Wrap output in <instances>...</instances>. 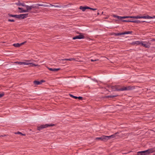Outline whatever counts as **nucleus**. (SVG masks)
I'll return each instance as SVG.
<instances>
[{
  "label": "nucleus",
  "mask_w": 155,
  "mask_h": 155,
  "mask_svg": "<svg viewBox=\"0 0 155 155\" xmlns=\"http://www.w3.org/2000/svg\"><path fill=\"white\" fill-rule=\"evenodd\" d=\"M120 87V85H115V86H110L109 87L112 90V91H123L130 90L133 89L134 87L133 86H128L123 87L121 88H118Z\"/></svg>",
  "instance_id": "nucleus-1"
},
{
  "label": "nucleus",
  "mask_w": 155,
  "mask_h": 155,
  "mask_svg": "<svg viewBox=\"0 0 155 155\" xmlns=\"http://www.w3.org/2000/svg\"><path fill=\"white\" fill-rule=\"evenodd\" d=\"M155 151V148L149 149L146 150L139 151L137 155H146Z\"/></svg>",
  "instance_id": "nucleus-2"
},
{
  "label": "nucleus",
  "mask_w": 155,
  "mask_h": 155,
  "mask_svg": "<svg viewBox=\"0 0 155 155\" xmlns=\"http://www.w3.org/2000/svg\"><path fill=\"white\" fill-rule=\"evenodd\" d=\"M54 125V124H46L45 125H41L39 126L38 127L37 130H40L42 129L46 128L48 127L53 126Z\"/></svg>",
  "instance_id": "nucleus-3"
},
{
  "label": "nucleus",
  "mask_w": 155,
  "mask_h": 155,
  "mask_svg": "<svg viewBox=\"0 0 155 155\" xmlns=\"http://www.w3.org/2000/svg\"><path fill=\"white\" fill-rule=\"evenodd\" d=\"M37 5L38 6H44V7H50V6H54V7H62L63 8L64 7L60 5H52L50 4H49V5H46V4H37Z\"/></svg>",
  "instance_id": "nucleus-4"
},
{
  "label": "nucleus",
  "mask_w": 155,
  "mask_h": 155,
  "mask_svg": "<svg viewBox=\"0 0 155 155\" xmlns=\"http://www.w3.org/2000/svg\"><path fill=\"white\" fill-rule=\"evenodd\" d=\"M25 7L26 8V9L19 11V12L22 13L27 12H29L30 10H31L33 9V5L29 6L28 5H26Z\"/></svg>",
  "instance_id": "nucleus-5"
},
{
  "label": "nucleus",
  "mask_w": 155,
  "mask_h": 155,
  "mask_svg": "<svg viewBox=\"0 0 155 155\" xmlns=\"http://www.w3.org/2000/svg\"><path fill=\"white\" fill-rule=\"evenodd\" d=\"M78 34H79L78 35L76 36L73 38V39L75 40L76 39H81L84 38H85L84 36V35L83 34L81 33H77Z\"/></svg>",
  "instance_id": "nucleus-6"
},
{
  "label": "nucleus",
  "mask_w": 155,
  "mask_h": 155,
  "mask_svg": "<svg viewBox=\"0 0 155 155\" xmlns=\"http://www.w3.org/2000/svg\"><path fill=\"white\" fill-rule=\"evenodd\" d=\"M28 14L27 13L17 15V16L16 18L20 19H24L27 17H28Z\"/></svg>",
  "instance_id": "nucleus-7"
},
{
  "label": "nucleus",
  "mask_w": 155,
  "mask_h": 155,
  "mask_svg": "<svg viewBox=\"0 0 155 155\" xmlns=\"http://www.w3.org/2000/svg\"><path fill=\"white\" fill-rule=\"evenodd\" d=\"M141 45L147 48H149L150 47V43L147 42H143L141 41Z\"/></svg>",
  "instance_id": "nucleus-8"
},
{
  "label": "nucleus",
  "mask_w": 155,
  "mask_h": 155,
  "mask_svg": "<svg viewBox=\"0 0 155 155\" xmlns=\"http://www.w3.org/2000/svg\"><path fill=\"white\" fill-rule=\"evenodd\" d=\"M107 137L106 136H103L100 137H97L96 138V139L98 140H101L103 141H106L107 140Z\"/></svg>",
  "instance_id": "nucleus-9"
},
{
  "label": "nucleus",
  "mask_w": 155,
  "mask_h": 155,
  "mask_svg": "<svg viewBox=\"0 0 155 155\" xmlns=\"http://www.w3.org/2000/svg\"><path fill=\"white\" fill-rule=\"evenodd\" d=\"M118 134V133L117 132V133H115L114 134L111 135H110V136H106V137H107L106 138L107 140H108L109 139H110V138H115L116 136V134Z\"/></svg>",
  "instance_id": "nucleus-10"
},
{
  "label": "nucleus",
  "mask_w": 155,
  "mask_h": 155,
  "mask_svg": "<svg viewBox=\"0 0 155 155\" xmlns=\"http://www.w3.org/2000/svg\"><path fill=\"white\" fill-rule=\"evenodd\" d=\"M114 17L117 18L119 19H121L123 18H129V16H124L123 17L117 15H114Z\"/></svg>",
  "instance_id": "nucleus-11"
},
{
  "label": "nucleus",
  "mask_w": 155,
  "mask_h": 155,
  "mask_svg": "<svg viewBox=\"0 0 155 155\" xmlns=\"http://www.w3.org/2000/svg\"><path fill=\"white\" fill-rule=\"evenodd\" d=\"M26 42V41H24L22 43H21L20 44H19L18 43H16V44H13V46H14L15 47H19L20 46H21L22 45H23Z\"/></svg>",
  "instance_id": "nucleus-12"
},
{
  "label": "nucleus",
  "mask_w": 155,
  "mask_h": 155,
  "mask_svg": "<svg viewBox=\"0 0 155 155\" xmlns=\"http://www.w3.org/2000/svg\"><path fill=\"white\" fill-rule=\"evenodd\" d=\"M89 8V7L86 6L84 7H83L82 6H80L79 8V9L83 11H84L86 9H88Z\"/></svg>",
  "instance_id": "nucleus-13"
},
{
  "label": "nucleus",
  "mask_w": 155,
  "mask_h": 155,
  "mask_svg": "<svg viewBox=\"0 0 155 155\" xmlns=\"http://www.w3.org/2000/svg\"><path fill=\"white\" fill-rule=\"evenodd\" d=\"M141 41H137L135 42H133L132 44L134 45H141Z\"/></svg>",
  "instance_id": "nucleus-14"
},
{
  "label": "nucleus",
  "mask_w": 155,
  "mask_h": 155,
  "mask_svg": "<svg viewBox=\"0 0 155 155\" xmlns=\"http://www.w3.org/2000/svg\"><path fill=\"white\" fill-rule=\"evenodd\" d=\"M48 69L50 71H59L61 69L60 68H48Z\"/></svg>",
  "instance_id": "nucleus-15"
},
{
  "label": "nucleus",
  "mask_w": 155,
  "mask_h": 155,
  "mask_svg": "<svg viewBox=\"0 0 155 155\" xmlns=\"http://www.w3.org/2000/svg\"><path fill=\"white\" fill-rule=\"evenodd\" d=\"M142 18L148 19H152V17L148 15L147 16H141V18Z\"/></svg>",
  "instance_id": "nucleus-16"
},
{
  "label": "nucleus",
  "mask_w": 155,
  "mask_h": 155,
  "mask_svg": "<svg viewBox=\"0 0 155 155\" xmlns=\"http://www.w3.org/2000/svg\"><path fill=\"white\" fill-rule=\"evenodd\" d=\"M133 23H135L137 24H140L142 22H145L146 21H141L140 20H135V21H131Z\"/></svg>",
  "instance_id": "nucleus-17"
},
{
  "label": "nucleus",
  "mask_w": 155,
  "mask_h": 155,
  "mask_svg": "<svg viewBox=\"0 0 155 155\" xmlns=\"http://www.w3.org/2000/svg\"><path fill=\"white\" fill-rule=\"evenodd\" d=\"M133 31H127L123 32V35L125 34H132Z\"/></svg>",
  "instance_id": "nucleus-18"
},
{
  "label": "nucleus",
  "mask_w": 155,
  "mask_h": 155,
  "mask_svg": "<svg viewBox=\"0 0 155 155\" xmlns=\"http://www.w3.org/2000/svg\"><path fill=\"white\" fill-rule=\"evenodd\" d=\"M17 64L20 65H21L22 64H24L25 65L28 64L26 63L25 62H15Z\"/></svg>",
  "instance_id": "nucleus-19"
},
{
  "label": "nucleus",
  "mask_w": 155,
  "mask_h": 155,
  "mask_svg": "<svg viewBox=\"0 0 155 155\" xmlns=\"http://www.w3.org/2000/svg\"><path fill=\"white\" fill-rule=\"evenodd\" d=\"M113 35L115 36H119L121 35H123L122 33H114Z\"/></svg>",
  "instance_id": "nucleus-20"
},
{
  "label": "nucleus",
  "mask_w": 155,
  "mask_h": 155,
  "mask_svg": "<svg viewBox=\"0 0 155 155\" xmlns=\"http://www.w3.org/2000/svg\"><path fill=\"white\" fill-rule=\"evenodd\" d=\"M34 84L35 85H39L41 84V83L39 81H35L33 82Z\"/></svg>",
  "instance_id": "nucleus-21"
},
{
  "label": "nucleus",
  "mask_w": 155,
  "mask_h": 155,
  "mask_svg": "<svg viewBox=\"0 0 155 155\" xmlns=\"http://www.w3.org/2000/svg\"><path fill=\"white\" fill-rule=\"evenodd\" d=\"M17 15H12L10 14H8V15L10 17H15L16 18L17 17Z\"/></svg>",
  "instance_id": "nucleus-22"
},
{
  "label": "nucleus",
  "mask_w": 155,
  "mask_h": 155,
  "mask_svg": "<svg viewBox=\"0 0 155 155\" xmlns=\"http://www.w3.org/2000/svg\"><path fill=\"white\" fill-rule=\"evenodd\" d=\"M63 60H66V61H73V60H75V59L74 58H70L69 59H62Z\"/></svg>",
  "instance_id": "nucleus-23"
},
{
  "label": "nucleus",
  "mask_w": 155,
  "mask_h": 155,
  "mask_svg": "<svg viewBox=\"0 0 155 155\" xmlns=\"http://www.w3.org/2000/svg\"><path fill=\"white\" fill-rule=\"evenodd\" d=\"M117 96H118V95H109V96H107L106 97H107V98H109V97L112 98V97H117Z\"/></svg>",
  "instance_id": "nucleus-24"
},
{
  "label": "nucleus",
  "mask_w": 155,
  "mask_h": 155,
  "mask_svg": "<svg viewBox=\"0 0 155 155\" xmlns=\"http://www.w3.org/2000/svg\"><path fill=\"white\" fill-rule=\"evenodd\" d=\"M15 134H21V135H22V136H25V134H23L22 133H21V132H16V133H15Z\"/></svg>",
  "instance_id": "nucleus-25"
},
{
  "label": "nucleus",
  "mask_w": 155,
  "mask_h": 155,
  "mask_svg": "<svg viewBox=\"0 0 155 155\" xmlns=\"http://www.w3.org/2000/svg\"><path fill=\"white\" fill-rule=\"evenodd\" d=\"M21 3L19 1H18V3H16L15 4H16L18 6H21Z\"/></svg>",
  "instance_id": "nucleus-26"
},
{
  "label": "nucleus",
  "mask_w": 155,
  "mask_h": 155,
  "mask_svg": "<svg viewBox=\"0 0 155 155\" xmlns=\"http://www.w3.org/2000/svg\"><path fill=\"white\" fill-rule=\"evenodd\" d=\"M37 5V4H36V6H34V5H33V9H38L39 8L38 7V6Z\"/></svg>",
  "instance_id": "nucleus-27"
},
{
  "label": "nucleus",
  "mask_w": 155,
  "mask_h": 155,
  "mask_svg": "<svg viewBox=\"0 0 155 155\" xmlns=\"http://www.w3.org/2000/svg\"><path fill=\"white\" fill-rule=\"evenodd\" d=\"M70 97H73L75 99H77V97H76V96H74V95H73L72 94H70Z\"/></svg>",
  "instance_id": "nucleus-28"
},
{
  "label": "nucleus",
  "mask_w": 155,
  "mask_h": 155,
  "mask_svg": "<svg viewBox=\"0 0 155 155\" xmlns=\"http://www.w3.org/2000/svg\"><path fill=\"white\" fill-rule=\"evenodd\" d=\"M122 21L123 22H132L131 21H131V20H122Z\"/></svg>",
  "instance_id": "nucleus-29"
},
{
  "label": "nucleus",
  "mask_w": 155,
  "mask_h": 155,
  "mask_svg": "<svg viewBox=\"0 0 155 155\" xmlns=\"http://www.w3.org/2000/svg\"><path fill=\"white\" fill-rule=\"evenodd\" d=\"M5 95L4 92H3L2 93L0 94V98L3 97Z\"/></svg>",
  "instance_id": "nucleus-30"
},
{
  "label": "nucleus",
  "mask_w": 155,
  "mask_h": 155,
  "mask_svg": "<svg viewBox=\"0 0 155 155\" xmlns=\"http://www.w3.org/2000/svg\"><path fill=\"white\" fill-rule=\"evenodd\" d=\"M135 18L137 19V18H141V16H135Z\"/></svg>",
  "instance_id": "nucleus-31"
},
{
  "label": "nucleus",
  "mask_w": 155,
  "mask_h": 155,
  "mask_svg": "<svg viewBox=\"0 0 155 155\" xmlns=\"http://www.w3.org/2000/svg\"><path fill=\"white\" fill-rule=\"evenodd\" d=\"M89 8H88V9H91V10H94V11L96 10H97V9L96 8H91L89 7Z\"/></svg>",
  "instance_id": "nucleus-32"
},
{
  "label": "nucleus",
  "mask_w": 155,
  "mask_h": 155,
  "mask_svg": "<svg viewBox=\"0 0 155 155\" xmlns=\"http://www.w3.org/2000/svg\"><path fill=\"white\" fill-rule=\"evenodd\" d=\"M8 21L14 22L15 21V20L14 19H8Z\"/></svg>",
  "instance_id": "nucleus-33"
},
{
  "label": "nucleus",
  "mask_w": 155,
  "mask_h": 155,
  "mask_svg": "<svg viewBox=\"0 0 155 155\" xmlns=\"http://www.w3.org/2000/svg\"><path fill=\"white\" fill-rule=\"evenodd\" d=\"M21 6L26 7V5H25L24 3H21Z\"/></svg>",
  "instance_id": "nucleus-34"
},
{
  "label": "nucleus",
  "mask_w": 155,
  "mask_h": 155,
  "mask_svg": "<svg viewBox=\"0 0 155 155\" xmlns=\"http://www.w3.org/2000/svg\"><path fill=\"white\" fill-rule=\"evenodd\" d=\"M77 99H78L80 100H82L83 99V97H81L80 96V97H77Z\"/></svg>",
  "instance_id": "nucleus-35"
},
{
  "label": "nucleus",
  "mask_w": 155,
  "mask_h": 155,
  "mask_svg": "<svg viewBox=\"0 0 155 155\" xmlns=\"http://www.w3.org/2000/svg\"><path fill=\"white\" fill-rule=\"evenodd\" d=\"M40 82V83H41H41L43 82H45V80H42L40 81H39Z\"/></svg>",
  "instance_id": "nucleus-36"
},
{
  "label": "nucleus",
  "mask_w": 155,
  "mask_h": 155,
  "mask_svg": "<svg viewBox=\"0 0 155 155\" xmlns=\"http://www.w3.org/2000/svg\"><path fill=\"white\" fill-rule=\"evenodd\" d=\"M98 59H97V60H94L93 59H91V61H92V62H93V61H98Z\"/></svg>",
  "instance_id": "nucleus-37"
},
{
  "label": "nucleus",
  "mask_w": 155,
  "mask_h": 155,
  "mask_svg": "<svg viewBox=\"0 0 155 155\" xmlns=\"http://www.w3.org/2000/svg\"><path fill=\"white\" fill-rule=\"evenodd\" d=\"M30 64L31 65V66H33V65H34L35 66H36V65H35V64H33L32 63H31Z\"/></svg>",
  "instance_id": "nucleus-38"
},
{
  "label": "nucleus",
  "mask_w": 155,
  "mask_h": 155,
  "mask_svg": "<svg viewBox=\"0 0 155 155\" xmlns=\"http://www.w3.org/2000/svg\"><path fill=\"white\" fill-rule=\"evenodd\" d=\"M18 9L19 10H21V11H22V10H23V8H20V7H18Z\"/></svg>",
  "instance_id": "nucleus-39"
},
{
  "label": "nucleus",
  "mask_w": 155,
  "mask_h": 155,
  "mask_svg": "<svg viewBox=\"0 0 155 155\" xmlns=\"http://www.w3.org/2000/svg\"><path fill=\"white\" fill-rule=\"evenodd\" d=\"M7 136L6 135H0V137H4L5 136Z\"/></svg>",
  "instance_id": "nucleus-40"
},
{
  "label": "nucleus",
  "mask_w": 155,
  "mask_h": 155,
  "mask_svg": "<svg viewBox=\"0 0 155 155\" xmlns=\"http://www.w3.org/2000/svg\"><path fill=\"white\" fill-rule=\"evenodd\" d=\"M129 18H135V16H129Z\"/></svg>",
  "instance_id": "nucleus-41"
},
{
  "label": "nucleus",
  "mask_w": 155,
  "mask_h": 155,
  "mask_svg": "<svg viewBox=\"0 0 155 155\" xmlns=\"http://www.w3.org/2000/svg\"><path fill=\"white\" fill-rule=\"evenodd\" d=\"M151 41H155V39H153Z\"/></svg>",
  "instance_id": "nucleus-42"
},
{
  "label": "nucleus",
  "mask_w": 155,
  "mask_h": 155,
  "mask_svg": "<svg viewBox=\"0 0 155 155\" xmlns=\"http://www.w3.org/2000/svg\"><path fill=\"white\" fill-rule=\"evenodd\" d=\"M152 19L153 18H155V16H154L152 17Z\"/></svg>",
  "instance_id": "nucleus-43"
},
{
  "label": "nucleus",
  "mask_w": 155,
  "mask_h": 155,
  "mask_svg": "<svg viewBox=\"0 0 155 155\" xmlns=\"http://www.w3.org/2000/svg\"><path fill=\"white\" fill-rule=\"evenodd\" d=\"M97 14L98 15H99V12H98V13H97Z\"/></svg>",
  "instance_id": "nucleus-44"
},
{
  "label": "nucleus",
  "mask_w": 155,
  "mask_h": 155,
  "mask_svg": "<svg viewBox=\"0 0 155 155\" xmlns=\"http://www.w3.org/2000/svg\"><path fill=\"white\" fill-rule=\"evenodd\" d=\"M103 12H102V14H103Z\"/></svg>",
  "instance_id": "nucleus-45"
},
{
  "label": "nucleus",
  "mask_w": 155,
  "mask_h": 155,
  "mask_svg": "<svg viewBox=\"0 0 155 155\" xmlns=\"http://www.w3.org/2000/svg\"><path fill=\"white\" fill-rule=\"evenodd\" d=\"M154 155H155V153L154 154Z\"/></svg>",
  "instance_id": "nucleus-46"
}]
</instances>
